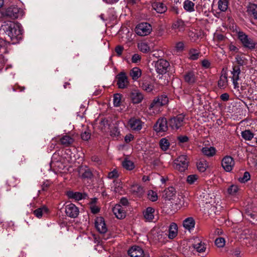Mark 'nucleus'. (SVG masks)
<instances>
[{
    "mask_svg": "<svg viewBox=\"0 0 257 257\" xmlns=\"http://www.w3.org/2000/svg\"><path fill=\"white\" fill-rule=\"evenodd\" d=\"M141 58V57L139 54H135L132 56V61L133 63H137L138 61H140Z\"/></svg>",
    "mask_w": 257,
    "mask_h": 257,
    "instance_id": "59",
    "label": "nucleus"
},
{
    "mask_svg": "<svg viewBox=\"0 0 257 257\" xmlns=\"http://www.w3.org/2000/svg\"><path fill=\"white\" fill-rule=\"evenodd\" d=\"M238 191V188L236 185H232L227 189L228 193L230 195H235Z\"/></svg>",
    "mask_w": 257,
    "mask_h": 257,
    "instance_id": "48",
    "label": "nucleus"
},
{
    "mask_svg": "<svg viewBox=\"0 0 257 257\" xmlns=\"http://www.w3.org/2000/svg\"><path fill=\"white\" fill-rule=\"evenodd\" d=\"M228 3L227 1L219 0L218 8L222 12L226 11L228 8Z\"/></svg>",
    "mask_w": 257,
    "mask_h": 257,
    "instance_id": "44",
    "label": "nucleus"
},
{
    "mask_svg": "<svg viewBox=\"0 0 257 257\" xmlns=\"http://www.w3.org/2000/svg\"><path fill=\"white\" fill-rule=\"evenodd\" d=\"M65 213L68 216L74 218L78 216L79 211L75 205L70 203L65 206Z\"/></svg>",
    "mask_w": 257,
    "mask_h": 257,
    "instance_id": "9",
    "label": "nucleus"
},
{
    "mask_svg": "<svg viewBox=\"0 0 257 257\" xmlns=\"http://www.w3.org/2000/svg\"><path fill=\"white\" fill-rule=\"evenodd\" d=\"M78 172L79 176L84 179L91 178L92 176V173L91 170L86 166H81L79 167Z\"/></svg>",
    "mask_w": 257,
    "mask_h": 257,
    "instance_id": "16",
    "label": "nucleus"
},
{
    "mask_svg": "<svg viewBox=\"0 0 257 257\" xmlns=\"http://www.w3.org/2000/svg\"><path fill=\"white\" fill-rule=\"evenodd\" d=\"M17 181V180L15 178L12 177L10 179L9 182H8V183L9 186H13L15 187L17 185V183L15 182Z\"/></svg>",
    "mask_w": 257,
    "mask_h": 257,
    "instance_id": "60",
    "label": "nucleus"
},
{
    "mask_svg": "<svg viewBox=\"0 0 257 257\" xmlns=\"http://www.w3.org/2000/svg\"><path fill=\"white\" fill-rule=\"evenodd\" d=\"M178 227L177 225L175 223H172L170 224L169 229L168 237L169 238H174L177 234Z\"/></svg>",
    "mask_w": 257,
    "mask_h": 257,
    "instance_id": "29",
    "label": "nucleus"
},
{
    "mask_svg": "<svg viewBox=\"0 0 257 257\" xmlns=\"http://www.w3.org/2000/svg\"><path fill=\"white\" fill-rule=\"evenodd\" d=\"M221 165L226 171H231L234 165V161L232 158L230 156L225 157L222 160Z\"/></svg>",
    "mask_w": 257,
    "mask_h": 257,
    "instance_id": "11",
    "label": "nucleus"
},
{
    "mask_svg": "<svg viewBox=\"0 0 257 257\" xmlns=\"http://www.w3.org/2000/svg\"><path fill=\"white\" fill-rule=\"evenodd\" d=\"M130 97L133 103L138 104L142 101L144 96L139 90H134L131 92Z\"/></svg>",
    "mask_w": 257,
    "mask_h": 257,
    "instance_id": "13",
    "label": "nucleus"
},
{
    "mask_svg": "<svg viewBox=\"0 0 257 257\" xmlns=\"http://www.w3.org/2000/svg\"><path fill=\"white\" fill-rule=\"evenodd\" d=\"M154 128L157 133L167 131L168 130V124L166 118H159L154 125Z\"/></svg>",
    "mask_w": 257,
    "mask_h": 257,
    "instance_id": "10",
    "label": "nucleus"
},
{
    "mask_svg": "<svg viewBox=\"0 0 257 257\" xmlns=\"http://www.w3.org/2000/svg\"><path fill=\"white\" fill-rule=\"evenodd\" d=\"M134 139V137L132 134L126 135L124 138V141L126 143L130 142Z\"/></svg>",
    "mask_w": 257,
    "mask_h": 257,
    "instance_id": "61",
    "label": "nucleus"
},
{
    "mask_svg": "<svg viewBox=\"0 0 257 257\" xmlns=\"http://www.w3.org/2000/svg\"><path fill=\"white\" fill-rule=\"evenodd\" d=\"M176 194L175 189L170 187L165 189L163 193V198L166 200H170Z\"/></svg>",
    "mask_w": 257,
    "mask_h": 257,
    "instance_id": "22",
    "label": "nucleus"
},
{
    "mask_svg": "<svg viewBox=\"0 0 257 257\" xmlns=\"http://www.w3.org/2000/svg\"><path fill=\"white\" fill-rule=\"evenodd\" d=\"M155 210L152 207H148L144 212V216L147 221H151L154 218V213Z\"/></svg>",
    "mask_w": 257,
    "mask_h": 257,
    "instance_id": "25",
    "label": "nucleus"
},
{
    "mask_svg": "<svg viewBox=\"0 0 257 257\" xmlns=\"http://www.w3.org/2000/svg\"><path fill=\"white\" fill-rule=\"evenodd\" d=\"M207 167V162L205 160H201L197 163V168L200 172H204Z\"/></svg>",
    "mask_w": 257,
    "mask_h": 257,
    "instance_id": "40",
    "label": "nucleus"
},
{
    "mask_svg": "<svg viewBox=\"0 0 257 257\" xmlns=\"http://www.w3.org/2000/svg\"><path fill=\"white\" fill-rule=\"evenodd\" d=\"M192 247L199 252H204L205 249V244L198 238L193 239V243L192 244Z\"/></svg>",
    "mask_w": 257,
    "mask_h": 257,
    "instance_id": "21",
    "label": "nucleus"
},
{
    "mask_svg": "<svg viewBox=\"0 0 257 257\" xmlns=\"http://www.w3.org/2000/svg\"><path fill=\"white\" fill-rule=\"evenodd\" d=\"M172 29L178 30V31H183L184 30V22L181 20L176 21L173 23Z\"/></svg>",
    "mask_w": 257,
    "mask_h": 257,
    "instance_id": "33",
    "label": "nucleus"
},
{
    "mask_svg": "<svg viewBox=\"0 0 257 257\" xmlns=\"http://www.w3.org/2000/svg\"><path fill=\"white\" fill-rule=\"evenodd\" d=\"M121 95L119 94H115L113 96V104L115 106L118 107L120 104Z\"/></svg>",
    "mask_w": 257,
    "mask_h": 257,
    "instance_id": "47",
    "label": "nucleus"
},
{
    "mask_svg": "<svg viewBox=\"0 0 257 257\" xmlns=\"http://www.w3.org/2000/svg\"><path fill=\"white\" fill-rule=\"evenodd\" d=\"M119 135V132L117 127L114 126L110 130V135L112 137H117Z\"/></svg>",
    "mask_w": 257,
    "mask_h": 257,
    "instance_id": "54",
    "label": "nucleus"
},
{
    "mask_svg": "<svg viewBox=\"0 0 257 257\" xmlns=\"http://www.w3.org/2000/svg\"><path fill=\"white\" fill-rule=\"evenodd\" d=\"M117 84L119 88H124L128 84L127 77L124 72H120L117 76Z\"/></svg>",
    "mask_w": 257,
    "mask_h": 257,
    "instance_id": "15",
    "label": "nucleus"
},
{
    "mask_svg": "<svg viewBox=\"0 0 257 257\" xmlns=\"http://www.w3.org/2000/svg\"><path fill=\"white\" fill-rule=\"evenodd\" d=\"M67 196L69 198L74 199L76 200H80L84 198L86 194H82L81 193L78 192L69 191L67 192Z\"/></svg>",
    "mask_w": 257,
    "mask_h": 257,
    "instance_id": "28",
    "label": "nucleus"
},
{
    "mask_svg": "<svg viewBox=\"0 0 257 257\" xmlns=\"http://www.w3.org/2000/svg\"><path fill=\"white\" fill-rule=\"evenodd\" d=\"M242 137L246 141H250L253 138V134L249 130H245L241 133Z\"/></svg>",
    "mask_w": 257,
    "mask_h": 257,
    "instance_id": "42",
    "label": "nucleus"
},
{
    "mask_svg": "<svg viewBox=\"0 0 257 257\" xmlns=\"http://www.w3.org/2000/svg\"><path fill=\"white\" fill-rule=\"evenodd\" d=\"M123 50V47L120 45L117 46L115 48V52L119 56H120L122 54Z\"/></svg>",
    "mask_w": 257,
    "mask_h": 257,
    "instance_id": "56",
    "label": "nucleus"
},
{
    "mask_svg": "<svg viewBox=\"0 0 257 257\" xmlns=\"http://www.w3.org/2000/svg\"><path fill=\"white\" fill-rule=\"evenodd\" d=\"M235 60L239 66L246 65L248 62L247 59L243 54L237 55L235 57Z\"/></svg>",
    "mask_w": 257,
    "mask_h": 257,
    "instance_id": "32",
    "label": "nucleus"
},
{
    "mask_svg": "<svg viewBox=\"0 0 257 257\" xmlns=\"http://www.w3.org/2000/svg\"><path fill=\"white\" fill-rule=\"evenodd\" d=\"M195 222L192 217H188L185 219L183 221L184 227L190 230L194 227Z\"/></svg>",
    "mask_w": 257,
    "mask_h": 257,
    "instance_id": "27",
    "label": "nucleus"
},
{
    "mask_svg": "<svg viewBox=\"0 0 257 257\" xmlns=\"http://www.w3.org/2000/svg\"><path fill=\"white\" fill-rule=\"evenodd\" d=\"M142 74V71L138 67L133 68L130 72V75L134 80H137Z\"/></svg>",
    "mask_w": 257,
    "mask_h": 257,
    "instance_id": "30",
    "label": "nucleus"
},
{
    "mask_svg": "<svg viewBox=\"0 0 257 257\" xmlns=\"http://www.w3.org/2000/svg\"><path fill=\"white\" fill-rule=\"evenodd\" d=\"M90 133L89 131H84V132H82L81 135V139L83 141H88L90 138Z\"/></svg>",
    "mask_w": 257,
    "mask_h": 257,
    "instance_id": "51",
    "label": "nucleus"
},
{
    "mask_svg": "<svg viewBox=\"0 0 257 257\" xmlns=\"http://www.w3.org/2000/svg\"><path fill=\"white\" fill-rule=\"evenodd\" d=\"M118 176V173L116 170H114L108 174V177L110 179L115 178Z\"/></svg>",
    "mask_w": 257,
    "mask_h": 257,
    "instance_id": "55",
    "label": "nucleus"
},
{
    "mask_svg": "<svg viewBox=\"0 0 257 257\" xmlns=\"http://www.w3.org/2000/svg\"><path fill=\"white\" fill-rule=\"evenodd\" d=\"M250 174L248 172H245L242 177L238 178V181L241 183H245L250 179Z\"/></svg>",
    "mask_w": 257,
    "mask_h": 257,
    "instance_id": "49",
    "label": "nucleus"
},
{
    "mask_svg": "<svg viewBox=\"0 0 257 257\" xmlns=\"http://www.w3.org/2000/svg\"><path fill=\"white\" fill-rule=\"evenodd\" d=\"M149 199L153 202L156 201L158 199L157 194L156 192L150 190L148 194Z\"/></svg>",
    "mask_w": 257,
    "mask_h": 257,
    "instance_id": "46",
    "label": "nucleus"
},
{
    "mask_svg": "<svg viewBox=\"0 0 257 257\" xmlns=\"http://www.w3.org/2000/svg\"><path fill=\"white\" fill-rule=\"evenodd\" d=\"M153 9L158 13H165L167 10V7L162 3L155 2L152 5Z\"/></svg>",
    "mask_w": 257,
    "mask_h": 257,
    "instance_id": "24",
    "label": "nucleus"
},
{
    "mask_svg": "<svg viewBox=\"0 0 257 257\" xmlns=\"http://www.w3.org/2000/svg\"><path fill=\"white\" fill-rule=\"evenodd\" d=\"M141 88L145 91L150 92L154 88V85L147 80H144L141 84Z\"/></svg>",
    "mask_w": 257,
    "mask_h": 257,
    "instance_id": "26",
    "label": "nucleus"
},
{
    "mask_svg": "<svg viewBox=\"0 0 257 257\" xmlns=\"http://www.w3.org/2000/svg\"><path fill=\"white\" fill-rule=\"evenodd\" d=\"M185 81L189 84H193L197 81V77L193 71H189L184 75Z\"/></svg>",
    "mask_w": 257,
    "mask_h": 257,
    "instance_id": "20",
    "label": "nucleus"
},
{
    "mask_svg": "<svg viewBox=\"0 0 257 257\" xmlns=\"http://www.w3.org/2000/svg\"><path fill=\"white\" fill-rule=\"evenodd\" d=\"M194 4L189 0H186L184 3V8L188 12H193L194 11Z\"/></svg>",
    "mask_w": 257,
    "mask_h": 257,
    "instance_id": "37",
    "label": "nucleus"
},
{
    "mask_svg": "<svg viewBox=\"0 0 257 257\" xmlns=\"http://www.w3.org/2000/svg\"><path fill=\"white\" fill-rule=\"evenodd\" d=\"M239 40L245 48L249 49H254L255 48V42L243 32H239L237 33Z\"/></svg>",
    "mask_w": 257,
    "mask_h": 257,
    "instance_id": "3",
    "label": "nucleus"
},
{
    "mask_svg": "<svg viewBox=\"0 0 257 257\" xmlns=\"http://www.w3.org/2000/svg\"><path fill=\"white\" fill-rule=\"evenodd\" d=\"M200 53L197 50L191 49L189 52V58L192 60H196L198 58Z\"/></svg>",
    "mask_w": 257,
    "mask_h": 257,
    "instance_id": "45",
    "label": "nucleus"
},
{
    "mask_svg": "<svg viewBox=\"0 0 257 257\" xmlns=\"http://www.w3.org/2000/svg\"><path fill=\"white\" fill-rule=\"evenodd\" d=\"M232 80H238L239 79V74L240 73V69L238 66H234L233 67Z\"/></svg>",
    "mask_w": 257,
    "mask_h": 257,
    "instance_id": "36",
    "label": "nucleus"
},
{
    "mask_svg": "<svg viewBox=\"0 0 257 257\" xmlns=\"http://www.w3.org/2000/svg\"><path fill=\"white\" fill-rule=\"evenodd\" d=\"M246 12L249 15L253 16L257 13V4L249 3L246 7Z\"/></svg>",
    "mask_w": 257,
    "mask_h": 257,
    "instance_id": "31",
    "label": "nucleus"
},
{
    "mask_svg": "<svg viewBox=\"0 0 257 257\" xmlns=\"http://www.w3.org/2000/svg\"><path fill=\"white\" fill-rule=\"evenodd\" d=\"M159 145L160 148L163 151L167 150L170 146V143L166 138L162 139L160 141Z\"/></svg>",
    "mask_w": 257,
    "mask_h": 257,
    "instance_id": "41",
    "label": "nucleus"
},
{
    "mask_svg": "<svg viewBox=\"0 0 257 257\" xmlns=\"http://www.w3.org/2000/svg\"><path fill=\"white\" fill-rule=\"evenodd\" d=\"M47 212V208H46L45 206H43L42 207L36 209L34 211V213L38 218H41L44 213H46Z\"/></svg>",
    "mask_w": 257,
    "mask_h": 257,
    "instance_id": "39",
    "label": "nucleus"
},
{
    "mask_svg": "<svg viewBox=\"0 0 257 257\" xmlns=\"http://www.w3.org/2000/svg\"><path fill=\"white\" fill-rule=\"evenodd\" d=\"M215 243L217 247H222L225 245V241L224 238L219 237L215 239Z\"/></svg>",
    "mask_w": 257,
    "mask_h": 257,
    "instance_id": "50",
    "label": "nucleus"
},
{
    "mask_svg": "<svg viewBox=\"0 0 257 257\" xmlns=\"http://www.w3.org/2000/svg\"><path fill=\"white\" fill-rule=\"evenodd\" d=\"M152 31V26L147 23H142L135 28L136 33L139 36H145L149 35Z\"/></svg>",
    "mask_w": 257,
    "mask_h": 257,
    "instance_id": "6",
    "label": "nucleus"
},
{
    "mask_svg": "<svg viewBox=\"0 0 257 257\" xmlns=\"http://www.w3.org/2000/svg\"><path fill=\"white\" fill-rule=\"evenodd\" d=\"M169 65V63L166 60L163 59H159L156 62V70L159 74H164L166 73Z\"/></svg>",
    "mask_w": 257,
    "mask_h": 257,
    "instance_id": "8",
    "label": "nucleus"
},
{
    "mask_svg": "<svg viewBox=\"0 0 257 257\" xmlns=\"http://www.w3.org/2000/svg\"><path fill=\"white\" fill-rule=\"evenodd\" d=\"M114 185H113V191L115 193H120V191L122 190V187L120 186V182L115 181L113 182Z\"/></svg>",
    "mask_w": 257,
    "mask_h": 257,
    "instance_id": "53",
    "label": "nucleus"
},
{
    "mask_svg": "<svg viewBox=\"0 0 257 257\" xmlns=\"http://www.w3.org/2000/svg\"><path fill=\"white\" fill-rule=\"evenodd\" d=\"M128 254L131 257H144V251L138 246H133L128 250Z\"/></svg>",
    "mask_w": 257,
    "mask_h": 257,
    "instance_id": "14",
    "label": "nucleus"
},
{
    "mask_svg": "<svg viewBox=\"0 0 257 257\" xmlns=\"http://www.w3.org/2000/svg\"><path fill=\"white\" fill-rule=\"evenodd\" d=\"M24 14L23 9L16 5H12L7 8L3 13L5 17L15 20L21 18Z\"/></svg>",
    "mask_w": 257,
    "mask_h": 257,
    "instance_id": "2",
    "label": "nucleus"
},
{
    "mask_svg": "<svg viewBox=\"0 0 257 257\" xmlns=\"http://www.w3.org/2000/svg\"><path fill=\"white\" fill-rule=\"evenodd\" d=\"M113 213L118 219H122L125 216L124 209L120 204H116L112 209Z\"/></svg>",
    "mask_w": 257,
    "mask_h": 257,
    "instance_id": "18",
    "label": "nucleus"
},
{
    "mask_svg": "<svg viewBox=\"0 0 257 257\" xmlns=\"http://www.w3.org/2000/svg\"><path fill=\"white\" fill-rule=\"evenodd\" d=\"M131 192L134 196L140 197L144 194L145 190L142 186L135 184L131 186Z\"/></svg>",
    "mask_w": 257,
    "mask_h": 257,
    "instance_id": "19",
    "label": "nucleus"
},
{
    "mask_svg": "<svg viewBox=\"0 0 257 257\" xmlns=\"http://www.w3.org/2000/svg\"><path fill=\"white\" fill-rule=\"evenodd\" d=\"M203 154L207 156H213L215 154V149L214 147H204L202 149Z\"/></svg>",
    "mask_w": 257,
    "mask_h": 257,
    "instance_id": "35",
    "label": "nucleus"
},
{
    "mask_svg": "<svg viewBox=\"0 0 257 257\" xmlns=\"http://www.w3.org/2000/svg\"><path fill=\"white\" fill-rule=\"evenodd\" d=\"M202 65L205 68H208L210 65V63L208 60H204L202 61Z\"/></svg>",
    "mask_w": 257,
    "mask_h": 257,
    "instance_id": "63",
    "label": "nucleus"
},
{
    "mask_svg": "<svg viewBox=\"0 0 257 257\" xmlns=\"http://www.w3.org/2000/svg\"><path fill=\"white\" fill-rule=\"evenodd\" d=\"M120 203L123 206H126L128 204V200L125 197H122L120 200Z\"/></svg>",
    "mask_w": 257,
    "mask_h": 257,
    "instance_id": "64",
    "label": "nucleus"
},
{
    "mask_svg": "<svg viewBox=\"0 0 257 257\" xmlns=\"http://www.w3.org/2000/svg\"><path fill=\"white\" fill-rule=\"evenodd\" d=\"M184 120V115L182 114H179L169 120V125L173 130H178L183 126Z\"/></svg>",
    "mask_w": 257,
    "mask_h": 257,
    "instance_id": "7",
    "label": "nucleus"
},
{
    "mask_svg": "<svg viewBox=\"0 0 257 257\" xmlns=\"http://www.w3.org/2000/svg\"><path fill=\"white\" fill-rule=\"evenodd\" d=\"M95 227L101 233H104L107 231V228L102 217L97 218L95 220Z\"/></svg>",
    "mask_w": 257,
    "mask_h": 257,
    "instance_id": "17",
    "label": "nucleus"
},
{
    "mask_svg": "<svg viewBox=\"0 0 257 257\" xmlns=\"http://www.w3.org/2000/svg\"><path fill=\"white\" fill-rule=\"evenodd\" d=\"M198 176L196 175H190L187 177V181L188 183L191 184H193L197 179Z\"/></svg>",
    "mask_w": 257,
    "mask_h": 257,
    "instance_id": "52",
    "label": "nucleus"
},
{
    "mask_svg": "<svg viewBox=\"0 0 257 257\" xmlns=\"http://www.w3.org/2000/svg\"><path fill=\"white\" fill-rule=\"evenodd\" d=\"M142 121L135 117L131 118L128 121V125L130 127L133 131H139L142 128Z\"/></svg>",
    "mask_w": 257,
    "mask_h": 257,
    "instance_id": "12",
    "label": "nucleus"
},
{
    "mask_svg": "<svg viewBox=\"0 0 257 257\" xmlns=\"http://www.w3.org/2000/svg\"><path fill=\"white\" fill-rule=\"evenodd\" d=\"M60 142L62 145L67 147L71 146L74 143V139L72 137L66 135L60 138Z\"/></svg>",
    "mask_w": 257,
    "mask_h": 257,
    "instance_id": "23",
    "label": "nucleus"
},
{
    "mask_svg": "<svg viewBox=\"0 0 257 257\" xmlns=\"http://www.w3.org/2000/svg\"><path fill=\"white\" fill-rule=\"evenodd\" d=\"M184 45L183 42H179L176 45V49L178 51H181L183 50Z\"/></svg>",
    "mask_w": 257,
    "mask_h": 257,
    "instance_id": "57",
    "label": "nucleus"
},
{
    "mask_svg": "<svg viewBox=\"0 0 257 257\" xmlns=\"http://www.w3.org/2000/svg\"><path fill=\"white\" fill-rule=\"evenodd\" d=\"M139 49L142 52L146 53L151 51L150 47L145 42H141L138 44Z\"/></svg>",
    "mask_w": 257,
    "mask_h": 257,
    "instance_id": "38",
    "label": "nucleus"
},
{
    "mask_svg": "<svg viewBox=\"0 0 257 257\" xmlns=\"http://www.w3.org/2000/svg\"><path fill=\"white\" fill-rule=\"evenodd\" d=\"M1 30L4 31L11 40H18L22 34L20 25L12 21L5 22Z\"/></svg>",
    "mask_w": 257,
    "mask_h": 257,
    "instance_id": "1",
    "label": "nucleus"
},
{
    "mask_svg": "<svg viewBox=\"0 0 257 257\" xmlns=\"http://www.w3.org/2000/svg\"><path fill=\"white\" fill-rule=\"evenodd\" d=\"M122 164L123 168L128 170H132L135 167L134 163L130 160H125L123 161Z\"/></svg>",
    "mask_w": 257,
    "mask_h": 257,
    "instance_id": "43",
    "label": "nucleus"
},
{
    "mask_svg": "<svg viewBox=\"0 0 257 257\" xmlns=\"http://www.w3.org/2000/svg\"><path fill=\"white\" fill-rule=\"evenodd\" d=\"M188 163L187 156L181 155L174 161V167L176 170L182 172L187 169Z\"/></svg>",
    "mask_w": 257,
    "mask_h": 257,
    "instance_id": "4",
    "label": "nucleus"
},
{
    "mask_svg": "<svg viewBox=\"0 0 257 257\" xmlns=\"http://www.w3.org/2000/svg\"><path fill=\"white\" fill-rule=\"evenodd\" d=\"M178 140L181 143H186L188 141V138L186 136H180L178 137Z\"/></svg>",
    "mask_w": 257,
    "mask_h": 257,
    "instance_id": "58",
    "label": "nucleus"
},
{
    "mask_svg": "<svg viewBox=\"0 0 257 257\" xmlns=\"http://www.w3.org/2000/svg\"><path fill=\"white\" fill-rule=\"evenodd\" d=\"M220 98L223 101H227L229 99V95L228 93H223L220 96Z\"/></svg>",
    "mask_w": 257,
    "mask_h": 257,
    "instance_id": "62",
    "label": "nucleus"
},
{
    "mask_svg": "<svg viewBox=\"0 0 257 257\" xmlns=\"http://www.w3.org/2000/svg\"><path fill=\"white\" fill-rule=\"evenodd\" d=\"M168 98L165 95L155 97L150 105L149 109L157 110L160 107L166 105L168 102Z\"/></svg>",
    "mask_w": 257,
    "mask_h": 257,
    "instance_id": "5",
    "label": "nucleus"
},
{
    "mask_svg": "<svg viewBox=\"0 0 257 257\" xmlns=\"http://www.w3.org/2000/svg\"><path fill=\"white\" fill-rule=\"evenodd\" d=\"M227 84V75L226 73L222 74L218 82V85L220 88H224Z\"/></svg>",
    "mask_w": 257,
    "mask_h": 257,
    "instance_id": "34",
    "label": "nucleus"
}]
</instances>
